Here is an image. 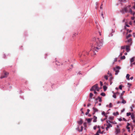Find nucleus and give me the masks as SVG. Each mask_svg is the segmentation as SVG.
I'll list each match as a JSON object with an SVG mask.
<instances>
[{
	"mask_svg": "<svg viewBox=\"0 0 135 135\" xmlns=\"http://www.w3.org/2000/svg\"><path fill=\"white\" fill-rule=\"evenodd\" d=\"M93 111L94 112H97L98 111V109L95 108L94 107L93 108Z\"/></svg>",
	"mask_w": 135,
	"mask_h": 135,
	"instance_id": "11",
	"label": "nucleus"
},
{
	"mask_svg": "<svg viewBox=\"0 0 135 135\" xmlns=\"http://www.w3.org/2000/svg\"><path fill=\"white\" fill-rule=\"evenodd\" d=\"M134 104H133L131 105V106L130 107L131 109H132V108H133L134 107Z\"/></svg>",
	"mask_w": 135,
	"mask_h": 135,
	"instance_id": "39",
	"label": "nucleus"
},
{
	"mask_svg": "<svg viewBox=\"0 0 135 135\" xmlns=\"http://www.w3.org/2000/svg\"><path fill=\"white\" fill-rule=\"evenodd\" d=\"M110 75H111V76L110 77V78H109V81H112V80L113 79V78L111 74H110Z\"/></svg>",
	"mask_w": 135,
	"mask_h": 135,
	"instance_id": "19",
	"label": "nucleus"
},
{
	"mask_svg": "<svg viewBox=\"0 0 135 135\" xmlns=\"http://www.w3.org/2000/svg\"><path fill=\"white\" fill-rule=\"evenodd\" d=\"M127 85H128L129 86V87H130L131 85V84L130 83H127Z\"/></svg>",
	"mask_w": 135,
	"mask_h": 135,
	"instance_id": "46",
	"label": "nucleus"
},
{
	"mask_svg": "<svg viewBox=\"0 0 135 135\" xmlns=\"http://www.w3.org/2000/svg\"><path fill=\"white\" fill-rule=\"evenodd\" d=\"M109 118L110 120H112L113 119V118L112 117H109Z\"/></svg>",
	"mask_w": 135,
	"mask_h": 135,
	"instance_id": "49",
	"label": "nucleus"
},
{
	"mask_svg": "<svg viewBox=\"0 0 135 135\" xmlns=\"http://www.w3.org/2000/svg\"><path fill=\"white\" fill-rule=\"evenodd\" d=\"M131 118L133 119L134 118V116L133 114H132L131 115Z\"/></svg>",
	"mask_w": 135,
	"mask_h": 135,
	"instance_id": "32",
	"label": "nucleus"
},
{
	"mask_svg": "<svg viewBox=\"0 0 135 135\" xmlns=\"http://www.w3.org/2000/svg\"><path fill=\"white\" fill-rule=\"evenodd\" d=\"M96 100H98L100 102H102V98L100 97H98L96 99Z\"/></svg>",
	"mask_w": 135,
	"mask_h": 135,
	"instance_id": "9",
	"label": "nucleus"
},
{
	"mask_svg": "<svg viewBox=\"0 0 135 135\" xmlns=\"http://www.w3.org/2000/svg\"><path fill=\"white\" fill-rule=\"evenodd\" d=\"M133 8L134 9H135V3L134 4V5L133 6Z\"/></svg>",
	"mask_w": 135,
	"mask_h": 135,
	"instance_id": "63",
	"label": "nucleus"
},
{
	"mask_svg": "<svg viewBox=\"0 0 135 135\" xmlns=\"http://www.w3.org/2000/svg\"><path fill=\"white\" fill-rule=\"evenodd\" d=\"M97 132H98V133H100L102 134V132H101L100 128H99V130H98Z\"/></svg>",
	"mask_w": 135,
	"mask_h": 135,
	"instance_id": "27",
	"label": "nucleus"
},
{
	"mask_svg": "<svg viewBox=\"0 0 135 135\" xmlns=\"http://www.w3.org/2000/svg\"><path fill=\"white\" fill-rule=\"evenodd\" d=\"M126 48V46H122L121 47V50H125Z\"/></svg>",
	"mask_w": 135,
	"mask_h": 135,
	"instance_id": "17",
	"label": "nucleus"
},
{
	"mask_svg": "<svg viewBox=\"0 0 135 135\" xmlns=\"http://www.w3.org/2000/svg\"><path fill=\"white\" fill-rule=\"evenodd\" d=\"M126 57L124 56H121L120 57V59L121 60L124 59H125Z\"/></svg>",
	"mask_w": 135,
	"mask_h": 135,
	"instance_id": "20",
	"label": "nucleus"
},
{
	"mask_svg": "<svg viewBox=\"0 0 135 135\" xmlns=\"http://www.w3.org/2000/svg\"><path fill=\"white\" fill-rule=\"evenodd\" d=\"M131 115V113L130 112L127 113V115L128 116Z\"/></svg>",
	"mask_w": 135,
	"mask_h": 135,
	"instance_id": "33",
	"label": "nucleus"
},
{
	"mask_svg": "<svg viewBox=\"0 0 135 135\" xmlns=\"http://www.w3.org/2000/svg\"><path fill=\"white\" fill-rule=\"evenodd\" d=\"M117 58H115L114 59V62H115L117 61Z\"/></svg>",
	"mask_w": 135,
	"mask_h": 135,
	"instance_id": "56",
	"label": "nucleus"
},
{
	"mask_svg": "<svg viewBox=\"0 0 135 135\" xmlns=\"http://www.w3.org/2000/svg\"><path fill=\"white\" fill-rule=\"evenodd\" d=\"M94 91V93L95 94H97V92L96 91H97L96 90H92V91Z\"/></svg>",
	"mask_w": 135,
	"mask_h": 135,
	"instance_id": "55",
	"label": "nucleus"
},
{
	"mask_svg": "<svg viewBox=\"0 0 135 135\" xmlns=\"http://www.w3.org/2000/svg\"><path fill=\"white\" fill-rule=\"evenodd\" d=\"M83 122L82 120L80 119L79 121H78V124H81L83 123Z\"/></svg>",
	"mask_w": 135,
	"mask_h": 135,
	"instance_id": "13",
	"label": "nucleus"
},
{
	"mask_svg": "<svg viewBox=\"0 0 135 135\" xmlns=\"http://www.w3.org/2000/svg\"><path fill=\"white\" fill-rule=\"evenodd\" d=\"M119 113L118 112H117L116 113H113V115H118Z\"/></svg>",
	"mask_w": 135,
	"mask_h": 135,
	"instance_id": "30",
	"label": "nucleus"
},
{
	"mask_svg": "<svg viewBox=\"0 0 135 135\" xmlns=\"http://www.w3.org/2000/svg\"><path fill=\"white\" fill-rule=\"evenodd\" d=\"M131 7V6L130 5H128L127 7L124 8L121 11V12L124 13H125H125L129 12L131 13L132 14V11L130 8Z\"/></svg>",
	"mask_w": 135,
	"mask_h": 135,
	"instance_id": "2",
	"label": "nucleus"
},
{
	"mask_svg": "<svg viewBox=\"0 0 135 135\" xmlns=\"http://www.w3.org/2000/svg\"><path fill=\"white\" fill-rule=\"evenodd\" d=\"M110 81V85H111L113 83L112 81Z\"/></svg>",
	"mask_w": 135,
	"mask_h": 135,
	"instance_id": "59",
	"label": "nucleus"
},
{
	"mask_svg": "<svg viewBox=\"0 0 135 135\" xmlns=\"http://www.w3.org/2000/svg\"><path fill=\"white\" fill-rule=\"evenodd\" d=\"M115 129H120L118 125H117V127L116 128H115Z\"/></svg>",
	"mask_w": 135,
	"mask_h": 135,
	"instance_id": "45",
	"label": "nucleus"
},
{
	"mask_svg": "<svg viewBox=\"0 0 135 135\" xmlns=\"http://www.w3.org/2000/svg\"><path fill=\"white\" fill-rule=\"evenodd\" d=\"M107 127L106 128V129L107 131H108V128L110 127H112V124H108L106 125Z\"/></svg>",
	"mask_w": 135,
	"mask_h": 135,
	"instance_id": "7",
	"label": "nucleus"
},
{
	"mask_svg": "<svg viewBox=\"0 0 135 135\" xmlns=\"http://www.w3.org/2000/svg\"><path fill=\"white\" fill-rule=\"evenodd\" d=\"M100 85H101V86H102L103 85V83L101 81H100Z\"/></svg>",
	"mask_w": 135,
	"mask_h": 135,
	"instance_id": "51",
	"label": "nucleus"
},
{
	"mask_svg": "<svg viewBox=\"0 0 135 135\" xmlns=\"http://www.w3.org/2000/svg\"><path fill=\"white\" fill-rule=\"evenodd\" d=\"M120 99H122V100L123 99V98L122 96V95H121L120 96Z\"/></svg>",
	"mask_w": 135,
	"mask_h": 135,
	"instance_id": "34",
	"label": "nucleus"
},
{
	"mask_svg": "<svg viewBox=\"0 0 135 135\" xmlns=\"http://www.w3.org/2000/svg\"><path fill=\"white\" fill-rule=\"evenodd\" d=\"M94 117L95 118L94 119L93 121L94 122H97V117H95V116H94Z\"/></svg>",
	"mask_w": 135,
	"mask_h": 135,
	"instance_id": "22",
	"label": "nucleus"
},
{
	"mask_svg": "<svg viewBox=\"0 0 135 135\" xmlns=\"http://www.w3.org/2000/svg\"><path fill=\"white\" fill-rule=\"evenodd\" d=\"M100 95L103 96H105V94L104 93H101Z\"/></svg>",
	"mask_w": 135,
	"mask_h": 135,
	"instance_id": "24",
	"label": "nucleus"
},
{
	"mask_svg": "<svg viewBox=\"0 0 135 135\" xmlns=\"http://www.w3.org/2000/svg\"><path fill=\"white\" fill-rule=\"evenodd\" d=\"M133 36L134 37H135V33H133Z\"/></svg>",
	"mask_w": 135,
	"mask_h": 135,
	"instance_id": "58",
	"label": "nucleus"
},
{
	"mask_svg": "<svg viewBox=\"0 0 135 135\" xmlns=\"http://www.w3.org/2000/svg\"><path fill=\"white\" fill-rule=\"evenodd\" d=\"M113 93H115V94L116 95V94H119V93L118 92H117L116 93H114L113 92Z\"/></svg>",
	"mask_w": 135,
	"mask_h": 135,
	"instance_id": "57",
	"label": "nucleus"
},
{
	"mask_svg": "<svg viewBox=\"0 0 135 135\" xmlns=\"http://www.w3.org/2000/svg\"><path fill=\"white\" fill-rule=\"evenodd\" d=\"M124 50H123V52H121L120 53V54L119 55V56H122V54H123V53L124 52Z\"/></svg>",
	"mask_w": 135,
	"mask_h": 135,
	"instance_id": "37",
	"label": "nucleus"
},
{
	"mask_svg": "<svg viewBox=\"0 0 135 135\" xmlns=\"http://www.w3.org/2000/svg\"><path fill=\"white\" fill-rule=\"evenodd\" d=\"M106 121L107 123V124H109V122L110 123V122H110L109 120H107Z\"/></svg>",
	"mask_w": 135,
	"mask_h": 135,
	"instance_id": "42",
	"label": "nucleus"
},
{
	"mask_svg": "<svg viewBox=\"0 0 135 135\" xmlns=\"http://www.w3.org/2000/svg\"><path fill=\"white\" fill-rule=\"evenodd\" d=\"M126 103V101L124 99H123L122 100V101L121 102V103L123 104H125Z\"/></svg>",
	"mask_w": 135,
	"mask_h": 135,
	"instance_id": "18",
	"label": "nucleus"
},
{
	"mask_svg": "<svg viewBox=\"0 0 135 135\" xmlns=\"http://www.w3.org/2000/svg\"><path fill=\"white\" fill-rule=\"evenodd\" d=\"M86 120H87L88 123H90L91 119L90 118L86 119Z\"/></svg>",
	"mask_w": 135,
	"mask_h": 135,
	"instance_id": "15",
	"label": "nucleus"
},
{
	"mask_svg": "<svg viewBox=\"0 0 135 135\" xmlns=\"http://www.w3.org/2000/svg\"><path fill=\"white\" fill-rule=\"evenodd\" d=\"M110 123H114L115 124H117V123H116L115 122H110Z\"/></svg>",
	"mask_w": 135,
	"mask_h": 135,
	"instance_id": "54",
	"label": "nucleus"
},
{
	"mask_svg": "<svg viewBox=\"0 0 135 135\" xmlns=\"http://www.w3.org/2000/svg\"><path fill=\"white\" fill-rule=\"evenodd\" d=\"M129 76L130 75L129 74H127L126 78L128 80H130V79L129 78Z\"/></svg>",
	"mask_w": 135,
	"mask_h": 135,
	"instance_id": "12",
	"label": "nucleus"
},
{
	"mask_svg": "<svg viewBox=\"0 0 135 135\" xmlns=\"http://www.w3.org/2000/svg\"><path fill=\"white\" fill-rule=\"evenodd\" d=\"M125 91H123L122 93L121 94V95H123L124 93H125Z\"/></svg>",
	"mask_w": 135,
	"mask_h": 135,
	"instance_id": "52",
	"label": "nucleus"
},
{
	"mask_svg": "<svg viewBox=\"0 0 135 135\" xmlns=\"http://www.w3.org/2000/svg\"><path fill=\"white\" fill-rule=\"evenodd\" d=\"M131 45H126V50L127 52H129L130 50V49H129L130 46Z\"/></svg>",
	"mask_w": 135,
	"mask_h": 135,
	"instance_id": "8",
	"label": "nucleus"
},
{
	"mask_svg": "<svg viewBox=\"0 0 135 135\" xmlns=\"http://www.w3.org/2000/svg\"><path fill=\"white\" fill-rule=\"evenodd\" d=\"M100 8L101 9H103V4L102 3L100 6Z\"/></svg>",
	"mask_w": 135,
	"mask_h": 135,
	"instance_id": "36",
	"label": "nucleus"
},
{
	"mask_svg": "<svg viewBox=\"0 0 135 135\" xmlns=\"http://www.w3.org/2000/svg\"><path fill=\"white\" fill-rule=\"evenodd\" d=\"M4 75H2L1 77V78L2 79L4 78H6L7 77L8 73L6 71L4 72Z\"/></svg>",
	"mask_w": 135,
	"mask_h": 135,
	"instance_id": "5",
	"label": "nucleus"
},
{
	"mask_svg": "<svg viewBox=\"0 0 135 135\" xmlns=\"http://www.w3.org/2000/svg\"><path fill=\"white\" fill-rule=\"evenodd\" d=\"M113 97L114 98H116V95L115 94V93H113Z\"/></svg>",
	"mask_w": 135,
	"mask_h": 135,
	"instance_id": "26",
	"label": "nucleus"
},
{
	"mask_svg": "<svg viewBox=\"0 0 135 135\" xmlns=\"http://www.w3.org/2000/svg\"><path fill=\"white\" fill-rule=\"evenodd\" d=\"M83 108H81V109H80V111H81V114H83L84 115V112L83 111Z\"/></svg>",
	"mask_w": 135,
	"mask_h": 135,
	"instance_id": "35",
	"label": "nucleus"
},
{
	"mask_svg": "<svg viewBox=\"0 0 135 135\" xmlns=\"http://www.w3.org/2000/svg\"><path fill=\"white\" fill-rule=\"evenodd\" d=\"M101 15H102V17H103V18H104V17L103 16V12H102V13H101Z\"/></svg>",
	"mask_w": 135,
	"mask_h": 135,
	"instance_id": "47",
	"label": "nucleus"
},
{
	"mask_svg": "<svg viewBox=\"0 0 135 135\" xmlns=\"http://www.w3.org/2000/svg\"><path fill=\"white\" fill-rule=\"evenodd\" d=\"M115 32V30L114 29H112L111 30V33H114Z\"/></svg>",
	"mask_w": 135,
	"mask_h": 135,
	"instance_id": "41",
	"label": "nucleus"
},
{
	"mask_svg": "<svg viewBox=\"0 0 135 135\" xmlns=\"http://www.w3.org/2000/svg\"><path fill=\"white\" fill-rule=\"evenodd\" d=\"M133 79V76H132L130 78V79L131 80H132Z\"/></svg>",
	"mask_w": 135,
	"mask_h": 135,
	"instance_id": "60",
	"label": "nucleus"
},
{
	"mask_svg": "<svg viewBox=\"0 0 135 135\" xmlns=\"http://www.w3.org/2000/svg\"><path fill=\"white\" fill-rule=\"evenodd\" d=\"M97 127L96 126H95L93 127V129L94 130H95L96 129Z\"/></svg>",
	"mask_w": 135,
	"mask_h": 135,
	"instance_id": "48",
	"label": "nucleus"
},
{
	"mask_svg": "<svg viewBox=\"0 0 135 135\" xmlns=\"http://www.w3.org/2000/svg\"><path fill=\"white\" fill-rule=\"evenodd\" d=\"M104 78L107 80L108 79V77L107 76H106V75L105 76H104Z\"/></svg>",
	"mask_w": 135,
	"mask_h": 135,
	"instance_id": "40",
	"label": "nucleus"
},
{
	"mask_svg": "<svg viewBox=\"0 0 135 135\" xmlns=\"http://www.w3.org/2000/svg\"><path fill=\"white\" fill-rule=\"evenodd\" d=\"M127 128L128 129H129V131H130V130H129L130 129V127H128V126H127Z\"/></svg>",
	"mask_w": 135,
	"mask_h": 135,
	"instance_id": "53",
	"label": "nucleus"
},
{
	"mask_svg": "<svg viewBox=\"0 0 135 135\" xmlns=\"http://www.w3.org/2000/svg\"><path fill=\"white\" fill-rule=\"evenodd\" d=\"M83 127L82 126H81L80 130L79 131V132H81L83 131Z\"/></svg>",
	"mask_w": 135,
	"mask_h": 135,
	"instance_id": "44",
	"label": "nucleus"
},
{
	"mask_svg": "<svg viewBox=\"0 0 135 135\" xmlns=\"http://www.w3.org/2000/svg\"><path fill=\"white\" fill-rule=\"evenodd\" d=\"M95 4L96 6H97L98 4V2H97L95 3Z\"/></svg>",
	"mask_w": 135,
	"mask_h": 135,
	"instance_id": "61",
	"label": "nucleus"
},
{
	"mask_svg": "<svg viewBox=\"0 0 135 135\" xmlns=\"http://www.w3.org/2000/svg\"><path fill=\"white\" fill-rule=\"evenodd\" d=\"M132 40L131 38H130L128 40V42L129 44V45H131V44H132Z\"/></svg>",
	"mask_w": 135,
	"mask_h": 135,
	"instance_id": "14",
	"label": "nucleus"
},
{
	"mask_svg": "<svg viewBox=\"0 0 135 135\" xmlns=\"http://www.w3.org/2000/svg\"><path fill=\"white\" fill-rule=\"evenodd\" d=\"M122 120L125 121H127L126 119L124 118H123L122 119Z\"/></svg>",
	"mask_w": 135,
	"mask_h": 135,
	"instance_id": "50",
	"label": "nucleus"
},
{
	"mask_svg": "<svg viewBox=\"0 0 135 135\" xmlns=\"http://www.w3.org/2000/svg\"><path fill=\"white\" fill-rule=\"evenodd\" d=\"M103 88L104 89V91H105L106 90V89L107 88V87L106 86H103Z\"/></svg>",
	"mask_w": 135,
	"mask_h": 135,
	"instance_id": "23",
	"label": "nucleus"
},
{
	"mask_svg": "<svg viewBox=\"0 0 135 135\" xmlns=\"http://www.w3.org/2000/svg\"><path fill=\"white\" fill-rule=\"evenodd\" d=\"M112 104L111 103H110L109 105V108H111L112 107Z\"/></svg>",
	"mask_w": 135,
	"mask_h": 135,
	"instance_id": "38",
	"label": "nucleus"
},
{
	"mask_svg": "<svg viewBox=\"0 0 135 135\" xmlns=\"http://www.w3.org/2000/svg\"><path fill=\"white\" fill-rule=\"evenodd\" d=\"M131 36V35H130V34H129L126 36V38H129Z\"/></svg>",
	"mask_w": 135,
	"mask_h": 135,
	"instance_id": "28",
	"label": "nucleus"
},
{
	"mask_svg": "<svg viewBox=\"0 0 135 135\" xmlns=\"http://www.w3.org/2000/svg\"><path fill=\"white\" fill-rule=\"evenodd\" d=\"M118 120L119 121H121L122 120V119L121 118H120L118 119Z\"/></svg>",
	"mask_w": 135,
	"mask_h": 135,
	"instance_id": "43",
	"label": "nucleus"
},
{
	"mask_svg": "<svg viewBox=\"0 0 135 135\" xmlns=\"http://www.w3.org/2000/svg\"><path fill=\"white\" fill-rule=\"evenodd\" d=\"M114 71H115V74L117 75L119 72V70L120 69V68L119 66H117L114 68L113 69Z\"/></svg>",
	"mask_w": 135,
	"mask_h": 135,
	"instance_id": "4",
	"label": "nucleus"
},
{
	"mask_svg": "<svg viewBox=\"0 0 135 135\" xmlns=\"http://www.w3.org/2000/svg\"><path fill=\"white\" fill-rule=\"evenodd\" d=\"M93 95V94L92 93H90L89 96L90 98H91Z\"/></svg>",
	"mask_w": 135,
	"mask_h": 135,
	"instance_id": "21",
	"label": "nucleus"
},
{
	"mask_svg": "<svg viewBox=\"0 0 135 135\" xmlns=\"http://www.w3.org/2000/svg\"><path fill=\"white\" fill-rule=\"evenodd\" d=\"M89 111H90V110L89 109H88V110H87V112H86V113H85V114L86 115H88V113H89Z\"/></svg>",
	"mask_w": 135,
	"mask_h": 135,
	"instance_id": "25",
	"label": "nucleus"
},
{
	"mask_svg": "<svg viewBox=\"0 0 135 135\" xmlns=\"http://www.w3.org/2000/svg\"><path fill=\"white\" fill-rule=\"evenodd\" d=\"M95 135H99L98 132H97Z\"/></svg>",
	"mask_w": 135,
	"mask_h": 135,
	"instance_id": "64",
	"label": "nucleus"
},
{
	"mask_svg": "<svg viewBox=\"0 0 135 135\" xmlns=\"http://www.w3.org/2000/svg\"><path fill=\"white\" fill-rule=\"evenodd\" d=\"M120 2H126V0H118Z\"/></svg>",
	"mask_w": 135,
	"mask_h": 135,
	"instance_id": "29",
	"label": "nucleus"
},
{
	"mask_svg": "<svg viewBox=\"0 0 135 135\" xmlns=\"http://www.w3.org/2000/svg\"><path fill=\"white\" fill-rule=\"evenodd\" d=\"M122 87H123V86H122L121 85H120L119 86V89H120V90H122Z\"/></svg>",
	"mask_w": 135,
	"mask_h": 135,
	"instance_id": "31",
	"label": "nucleus"
},
{
	"mask_svg": "<svg viewBox=\"0 0 135 135\" xmlns=\"http://www.w3.org/2000/svg\"><path fill=\"white\" fill-rule=\"evenodd\" d=\"M100 88L98 87V84H96L93 86L90 89V91L96 90L97 91H99Z\"/></svg>",
	"mask_w": 135,
	"mask_h": 135,
	"instance_id": "3",
	"label": "nucleus"
},
{
	"mask_svg": "<svg viewBox=\"0 0 135 135\" xmlns=\"http://www.w3.org/2000/svg\"><path fill=\"white\" fill-rule=\"evenodd\" d=\"M115 133L116 135L118 134L120 132V129H115Z\"/></svg>",
	"mask_w": 135,
	"mask_h": 135,
	"instance_id": "6",
	"label": "nucleus"
},
{
	"mask_svg": "<svg viewBox=\"0 0 135 135\" xmlns=\"http://www.w3.org/2000/svg\"><path fill=\"white\" fill-rule=\"evenodd\" d=\"M134 57H133L130 60V62L131 63V64H132V63L134 61Z\"/></svg>",
	"mask_w": 135,
	"mask_h": 135,
	"instance_id": "16",
	"label": "nucleus"
},
{
	"mask_svg": "<svg viewBox=\"0 0 135 135\" xmlns=\"http://www.w3.org/2000/svg\"><path fill=\"white\" fill-rule=\"evenodd\" d=\"M92 41L93 42L91 43V50L89 52H87L86 53L88 55L91 54L92 56H94L96 55L95 51H98L102 46L103 42V38L101 37L96 38L95 37H94L92 39Z\"/></svg>",
	"mask_w": 135,
	"mask_h": 135,
	"instance_id": "1",
	"label": "nucleus"
},
{
	"mask_svg": "<svg viewBox=\"0 0 135 135\" xmlns=\"http://www.w3.org/2000/svg\"><path fill=\"white\" fill-rule=\"evenodd\" d=\"M129 24L131 25H132V22H130L129 23Z\"/></svg>",
	"mask_w": 135,
	"mask_h": 135,
	"instance_id": "62",
	"label": "nucleus"
},
{
	"mask_svg": "<svg viewBox=\"0 0 135 135\" xmlns=\"http://www.w3.org/2000/svg\"><path fill=\"white\" fill-rule=\"evenodd\" d=\"M102 115H104V116L105 117V119H106L107 117V114H106L105 112L104 111H103L102 113Z\"/></svg>",
	"mask_w": 135,
	"mask_h": 135,
	"instance_id": "10",
	"label": "nucleus"
}]
</instances>
